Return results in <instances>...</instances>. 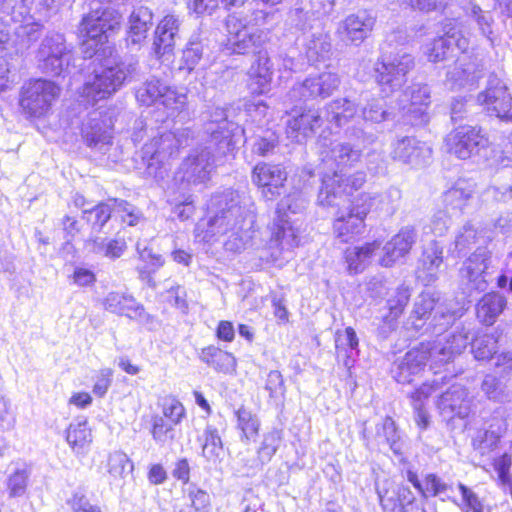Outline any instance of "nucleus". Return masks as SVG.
<instances>
[{
	"instance_id": "nucleus-1",
	"label": "nucleus",
	"mask_w": 512,
	"mask_h": 512,
	"mask_svg": "<svg viewBox=\"0 0 512 512\" xmlns=\"http://www.w3.org/2000/svg\"><path fill=\"white\" fill-rule=\"evenodd\" d=\"M321 163L317 167L321 178L318 203L321 206H338L340 200L360 189L366 181V174L357 171L347 176L343 170L352 167L361 158V149L349 143L319 140Z\"/></svg>"
},
{
	"instance_id": "nucleus-2",
	"label": "nucleus",
	"mask_w": 512,
	"mask_h": 512,
	"mask_svg": "<svg viewBox=\"0 0 512 512\" xmlns=\"http://www.w3.org/2000/svg\"><path fill=\"white\" fill-rule=\"evenodd\" d=\"M468 346V332L447 334L431 342H422L398 358L392 368L393 378L401 384H409L424 369L428 360L435 366L447 364Z\"/></svg>"
},
{
	"instance_id": "nucleus-3",
	"label": "nucleus",
	"mask_w": 512,
	"mask_h": 512,
	"mask_svg": "<svg viewBox=\"0 0 512 512\" xmlns=\"http://www.w3.org/2000/svg\"><path fill=\"white\" fill-rule=\"evenodd\" d=\"M208 210L212 215L207 232L212 236L228 232L238 235L240 231L250 229L255 222L254 204L250 198L234 190L212 196Z\"/></svg>"
},
{
	"instance_id": "nucleus-4",
	"label": "nucleus",
	"mask_w": 512,
	"mask_h": 512,
	"mask_svg": "<svg viewBox=\"0 0 512 512\" xmlns=\"http://www.w3.org/2000/svg\"><path fill=\"white\" fill-rule=\"evenodd\" d=\"M90 11L80 23L79 32L84 38L82 49L84 58L96 56L100 59V45H103L109 32L118 29L121 24V14L112 8L113 2H100V0H88Z\"/></svg>"
},
{
	"instance_id": "nucleus-5",
	"label": "nucleus",
	"mask_w": 512,
	"mask_h": 512,
	"mask_svg": "<svg viewBox=\"0 0 512 512\" xmlns=\"http://www.w3.org/2000/svg\"><path fill=\"white\" fill-rule=\"evenodd\" d=\"M267 17L268 13L261 9L253 10L243 17L228 16L226 26L230 34L229 49L236 54H247L260 49L267 40V33L259 27L266 23Z\"/></svg>"
},
{
	"instance_id": "nucleus-6",
	"label": "nucleus",
	"mask_w": 512,
	"mask_h": 512,
	"mask_svg": "<svg viewBox=\"0 0 512 512\" xmlns=\"http://www.w3.org/2000/svg\"><path fill=\"white\" fill-rule=\"evenodd\" d=\"M135 70V63L126 64L110 55L95 68L92 78L84 84L82 94L93 102L106 99L120 89Z\"/></svg>"
},
{
	"instance_id": "nucleus-7",
	"label": "nucleus",
	"mask_w": 512,
	"mask_h": 512,
	"mask_svg": "<svg viewBox=\"0 0 512 512\" xmlns=\"http://www.w3.org/2000/svg\"><path fill=\"white\" fill-rule=\"evenodd\" d=\"M204 132L209 135V144L215 146L216 153L224 156L243 138L244 129L228 120L222 107L208 108L202 114Z\"/></svg>"
},
{
	"instance_id": "nucleus-8",
	"label": "nucleus",
	"mask_w": 512,
	"mask_h": 512,
	"mask_svg": "<svg viewBox=\"0 0 512 512\" xmlns=\"http://www.w3.org/2000/svg\"><path fill=\"white\" fill-rule=\"evenodd\" d=\"M60 92L61 88L53 81L32 79L22 86L19 105L27 117L42 118L51 112Z\"/></svg>"
},
{
	"instance_id": "nucleus-9",
	"label": "nucleus",
	"mask_w": 512,
	"mask_h": 512,
	"mask_svg": "<svg viewBox=\"0 0 512 512\" xmlns=\"http://www.w3.org/2000/svg\"><path fill=\"white\" fill-rule=\"evenodd\" d=\"M39 69L51 76L67 72L74 59L73 47L67 44L63 34L48 33L41 41L36 53Z\"/></svg>"
},
{
	"instance_id": "nucleus-10",
	"label": "nucleus",
	"mask_w": 512,
	"mask_h": 512,
	"mask_svg": "<svg viewBox=\"0 0 512 512\" xmlns=\"http://www.w3.org/2000/svg\"><path fill=\"white\" fill-rule=\"evenodd\" d=\"M136 99L143 106L162 107L167 117L177 115L186 104V95L157 77H150L136 90Z\"/></svg>"
},
{
	"instance_id": "nucleus-11",
	"label": "nucleus",
	"mask_w": 512,
	"mask_h": 512,
	"mask_svg": "<svg viewBox=\"0 0 512 512\" xmlns=\"http://www.w3.org/2000/svg\"><path fill=\"white\" fill-rule=\"evenodd\" d=\"M414 67V58L406 52H398L394 56L383 57L377 64L376 81L384 96L398 91L407 81V74Z\"/></svg>"
},
{
	"instance_id": "nucleus-12",
	"label": "nucleus",
	"mask_w": 512,
	"mask_h": 512,
	"mask_svg": "<svg viewBox=\"0 0 512 512\" xmlns=\"http://www.w3.org/2000/svg\"><path fill=\"white\" fill-rule=\"evenodd\" d=\"M443 35L434 39L426 46L425 54L431 62H440L453 55L455 49L466 52L469 40L461 30L460 24L455 19H446L442 23Z\"/></svg>"
},
{
	"instance_id": "nucleus-13",
	"label": "nucleus",
	"mask_w": 512,
	"mask_h": 512,
	"mask_svg": "<svg viewBox=\"0 0 512 512\" xmlns=\"http://www.w3.org/2000/svg\"><path fill=\"white\" fill-rule=\"evenodd\" d=\"M492 268V253L485 246H478L459 269L462 285L471 292L485 291L488 287L489 269Z\"/></svg>"
},
{
	"instance_id": "nucleus-14",
	"label": "nucleus",
	"mask_w": 512,
	"mask_h": 512,
	"mask_svg": "<svg viewBox=\"0 0 512 512\" xmlns=\"http://www.w3.org/2000/svg\"><path fill=\"white\" fill-rule=\"evenodd\" d=\"M340 82L338 74L330 71L309 75L302 82L293 85L286 97L291 102L325 99L338 89Z\"/></svg>"
},
{
	"instance_id": "nucleus-15",
	"label": "nucleus",
	"mask_w": 512,
	"mask_h": 512,
	"mask_svg": "<svg viewBox=\"0 0 512 512\" xmlns=\"http://www.w3.org/2000/svg\"><path fill=\"white\" fill-rule=\"evenodd\" d=\"M213 145L194 149L181 163L176 180L185 182L188 185L201 184L209 180L214 168Z\"/></svg>"
},
{
	"instance_id": "nucleus-16",
	"label": "nucleus",
	"mask_w": 512,
	"mask_h": 512,
	"mask_svg": "<svg viewBox=\"0 0 512 512\" xmlns=\"http://www.w3.org/2000/svg\"><path fill=\"white\" fill-rule=\"evenodd\" d=\"M447 151L459 159H468L487 147L488 139L480 128L470 125L459 126L445 138Z\"/></svg>"
},
{
	"instance_id": "nucleus-17",
	"label": "nucleus",
	"mask_w": 512,
	"mask_h": 512,
	"mask_svg": "<svg viewBox=\"0 0 512 512\" xmlns=\"http://www.w3.org/2000/svg\"><path fill=\"white\" fill-rule=\"evenodd\" d=\"M188 140V131L186 129L165 132L143 146L142 158L147 161L149 167L153 165L154 161L164 164L176 155L180 148L187 146Z\"/></svg>"
},
{
	"instance_id": "nucleus-18",
	"label": "nucleus",
	"mask_w": 512,
	"mask_h": 512,
	"mask_svg": "<svg viewBox=\"0 0 512 512\" xmlns=\"http://www.w3.org/2000/svg\"><path fill=\"white\" fill-rule=\"evenodd\" d=\"M307 204V199L300 192L291 193L285 196L277 204L276 217L274 219V225L276 227L274 236L282 246L287 245L292 247L298 244L297 236L288 221L286 212L290 211L293 214L300 213L305 210Z\"/></svg>"
},
{
	"instance_id": "nucleus-19",
	"label": "nucleus",
	"mask_w": 512,
	"mask_h": 512,
	"mask_svg": "<svg viewBox=\"0 0 512 512\" xmlns=\"http://www.w3.org/2000/svg\"><path fill=\"white\" fill-rule=\"evenodd\" d=\"M477 101L491 114L512 120V96L506 84L497 76L489 77L487 87L478 94Z\"/></svg>"
},
{
	"instance_id": "nucleus-20",
	"label": "nucleus",
	"mask_w": 512,
	"mask_h": 512,
	"mask_svg": "<svg viewBox=\"0 0 512 512\" xmlns=\"http://www.w3.org/2000/svg\"><path fill=\"white\" fill-rule=\"evenodd\" d=\"M287 176L285 168L279 164L259 163L252 171V182L261 188L266 200L273 201L281 195Z\"/></svg>"
},
{
	"instance_id": "nucleus-21",
	"label": "nucleus",
	"mask_w": 512,
	"mask_h": 512,
	"mask_svg": "<svg viewBox=\"0 0 512 512\" xmlns=\"http://www.w3.org/2000/svg\"><path fill=\"white\" fill-rule=\"evenodd\" d=\"M365 208H361L355 200L344 209H339L333 223L334 234L341 242H349L361 234L365 227Z\"/></svg>"
},
{
	"instance_id": "nucleus-22",
	"label": "nucleus",
	"mask_w": 512,
	"mask_h": 512,
	"mask_svg": "<svg viewBox=\"0 0 512 512\" xmlns=\"http://www.w3.org/2000/svg\"><path fill=\"white\" fill-rule=\"evenodd\" d=\"M376 19L366 10L348 15L338 24L337 35L340 39L355 46L360 45L372 32Z\"/></svg>"
},
{
	"instance_id": "nucleus-23",
	"label": "nucleus",
	"mask_w": 512,
	"mask_h": 512,
	"mask_svg": "<svg viewBox=\"0 0 512 512\" xmlns=\"http://www.w3.org/2000/svg\"><path fill=\"white\" fill-rule=\"evenodd\" d=\"M417 239L416 230L411 226L403 227L377 252L379 264L384 267L393 266L398 260L409 254Z\"/></svg>"
},
{
	"instance_id": "nucleus-24",
	"label": "nucleus",
	"mask_w": 512,
	"mask_h": 512,
	"mask_svg": "<svg viewBox=\"0 0 512 512\" xmlns=\"http://www.w3.org/2000/svg\"><path fill=\"white\" fill-rule=\"evenodd\" d=\"M482 71V65L479 64L476 57L461 52L454 65L447 70L446 84L451 89L474 85L482 78Z\"/></svg>"
},
{
	"instance_id": "nucleus-25",
	"label": "nucleus",
	"mask_w": 512,
	"mask_h": 512,
	"mask_svg": "<svg viewBox=\"0 0 512 512\" xmlns=\"http://www.w3.org/2000/svg\"><path fill=\"white\" fill-rule=\"evenodd\" d=\"M473 398L468 390L461 384L451 385L441 394L438 408L444 418H466L472 411Z\"/></svg>"
},
{
	"instance_id": "nucleus-26",
	"label": "nucleus",
	"mask_w": 512,
	"mask_h": 512,
	"mask_svg": "<svg viewBox=\"0 0 512 512\" xmlns=\"http://www.w3.org/2000/svg\"><path fill=\"white\" fill-rule=\"evenodd\" d=\"M432 150L414 137L404 136L393 143L392 157L412 166H422L431 158Z\"/></svg>"
},
{
	"instance_id": "nucleus-27",
	"label": "nucleus",
	"mask_w": 512,
	"mask_h": 512,
	"mask_svg": "<svg viewBox=\"0 0 512 512\" xmlns=\"http://www.w3.org/2000/svg\"><path fill=\"white\" fill-rule=\"evenodd\" d=\"M401 197V191L398 188L391 187L378 194H360L356 201L361 208H365L366 215L373 211L379 215L392 216L398 209Z\"/></svg>"
},
{
	"instance_id": "nucleus-28",
	"label": "nucleus",
	"mask_w": 512,
	"mask_h": 512,
	"mask_svg": "<svg viewBox=\"0 0 512 512\" xmlns=\"http://www.w3.org/2000/svg\"><path fill=\"white\" fill-rule=\"evenodd\" d=\"M181 21L175 15H166L157 25L153 51L157 58L170 56L179 37Z\"/></svg>"
},
{
	"instance_id": "nucleus-29",
	"label": "nucleus",
	"mask_w": 512,
	"mask_h": 512,
	"mask_svg": "<svg viewBox=\"0 0 512 512\" xmlns=\"http://www.w3.org/2000/svg\"><path fill=\"white\" fill-rule=\"evenodd\" d=\"M323 124V118L316 109H308L294 115L287 121V137L295 142H302L312 136Z\"/></svg>"
},
{
	"instance_id": "nucleus-30",
	"label": "nucleus",
	"mask_w": 512,
	"mask_h": 512,
	"mask_svg": "<svg viewBox=\"0 0 512 512\" xmlns=\"http://www.w3.org/2000/svg\"><path fill=\"white\" fill-rule=\"evenodd\" d=\"M475 184L459 179L443 194V203L450 215H461L474 200Z\"/></svg>"
},
{
	"instance_id": "nucleus-31",
	"label": "nucleus",
	"mask_w": 512,
	"mask_h": 512,
	"mask_svg": "<svg viewBox=\"0 0 512 512\" xmlns=\"http://www.w3.org/2000/svg\"><path fill=\"white\" fill-rule=\"evenodd\" d=\"M248 76V87L251 93L260 95L270 90L273 77V64L266 52L258 51L257 59L251 65Z\"/></svg>"
},
{
	"instance_id": "nucleus-32",
	"label": "nucleus",
	"mask_w": 512,
	"mask_h": 512,
	"mask_svg": "<svg viewBox=\"0 0 512 512\" xmlns=\"http://www.w3.org/2000/svg\"><path fill=\"white\" fill-rule=\"evenodd\" d=\"M443 264V247L436 241H432L423 251L420 265L417 270V277L425 285L433 283Z\"/></svg>"
},
{
	"instance_id": "nucleus-33",
	"label": "nucleus",
	"mask_w": 512,
	"mask_h": 512,
	"mask_svg": "<svg viewBox=\"0 0 512 512\" xmlns=\"http://www.w3.org/2000/svg\"><path fill=\"white\" fill-rule=\"evenodd\" d=\"M82 136L89 147L102 150L111 143V134L106 120L100 118L98 113H93L83 124Z\"/></svg>"
},
{
	"instance_id": "nucleus-34",
	"label": "nucleus",
	"mask_w": 512,
	"mask_h": 512,
	"mask_svg": "<svg viewBox=\"0 0 512 512\" xmlns=\"http://www.w3.org/2000/svg\"><path fill=\"white\" fill-rule=\"evenodd\" d=\"M464 311L462 308L457 310H452L448 305L441 304L437 306L431 325L433 326V333L437 334L438 337L445 336L447 334H456L461 331H467L468 332V342L470 341V333L471 329L469 327H466L465 325L457 326L455 330L446 332V329L454 324V322L462 317Z\"/></svg>"
},
{
	"instance_id": "nucleus-35",
	"label": "nucleus",
	"mask_w": 512,
	"mask_h": 512,
	"mask_svg": "<svg viewBox=\"0 0 512 512\" xmlns=\"http://www.w3.org/2000/svg\"><path fill=\"white\" fill-rule=\"evenodd\" d=\"M105 309L119 315H125L131 319L142 320L148 317L142 305L138 304L132 296L117 292H111L104 301Z\"/></svg>"
},
{
	"instance_id": "nucleus-36",
	"label": "nucleus",
	"mask_w": 512,
	"mask_h": 512,
	"mask_svg": "<svg viewBox=\"0 0 512 512\" xmlns=\"http://www.w3.org/2000/svg\"><path fill=\"white\" fill-rule=\"evenodd\" d=\"M153 14L148 7L137 6L129 17V30L127 40L132 44H138L147 36L152 25Z\"/></svg>"
},
{
	"instance_id": "nucleus-37",
	"label": "nucleus",
	"mask_w": 512,
	"mask_h": 512,
	"mask_svg": "<svg viewBox=\"0 0 512 512\" xmlns=\"http://www.w3.org/2000/svg\"><path fill=\"white\" fill-rule=\"evenodd\" d=\"M505 306L506 299L504 296L498 293L485 294L477 303V318L486 325H492L503 312Z\"/></svg>"
},
{
	"instance_id": "nucleus-38",
	"label": "nucleus",
	"mask_w": 512,
	"mask_h": 512,
	"mask_svg": "<svg viewBox=\"0 0 512 512\" xmlns=\"http://www.w3.org/2000/svg\"><path fill=\"white\" fill-rule=\"evenodd\" d=\"M326 120L337 127L346 125L356 115L357 105L347 98H337L325 106Z\"/></svg>"
},
{
	"instance_id": "nucleus-39",
	"label": "nucleus",
	"mask_w": 512,
	"mask_h": 512,
	"mask_svg": "<svg viewBox=\"0 0 512 512\" xmlns=\"http://www.w3.org/2000/svg\"><path fill=\"white\" fill-rule=\"evenodd\" d=\"M381 242L375 240L361 247L349 248L345 252L348 268L354 273L362 271L380 250Z\"/></svg>"
},
{
	"instance_id": "nucleus-40",
	"label": "nucleus",
	"mask_w": 512,
	"mask_h": 512,
	"mask_svg": "<svg viewBox=\"0 0 512 512\" xmlns=\"http://www.w3.org/2000/svg\"><path fill=\"white\" fill-rule=\"evenodd\" d=\"M66 441L78 454L84 453L92 442L91 430L86 418H77L70 423L66 431Z\"/></svg>"
},
{
	"instance_id": "nucleus-41",
	"label": "nucleus",
	"mask_w": 512,
	"mask_h": 512,
	"mask_svg": "<svg viewBox=\"0 0 512 512\" xmlns=\"http://www.w3.org/2000/svg\"><path fill=\"white\" fill-rule=\"evenodd\" d=\"M198 441L201 444L202 456L208 462L216 464L221 461L223 443L216 427L207 425Z\"/></svg>"
},
{
	"instance_id": "nucleus-42",
	"label": "nucleus",
	"mask_w": 512,
	"mask_h": 512,
	"mask_svg": "<svg viewBox=\"0 0 512 512\" xmlns=\"http://www.w3.org/2000/svg\"><path fill=\"white\" fill-rule=\"evenodd\" d=\"M85 246L90 252L102 255L111 260L120 258L127 249L126 242L123 238H90L86 241Z\"/></svg>"
},
{
	"instance_id": "nucleus-43",
	"label": "nucleus",
	"mask_w": 512,
	"mask_h": 512,
	"mask_svg": "<svg viewBox=\"0 0 512 512\" xmlns=\"http://www.w3.org/2000/svg\"><path fill=\"white\" fill-rule=\"evenodd\" d=\"M200 359L217 372L231 374L235 371L236 360L231 353L209 346L201 351Z\"/></svg>"
},
{
	"instance_id": "nucleus-44",
	"label": "nucleus",
	"mask_w": 512,
	"mask_h": 512,
	"mask_svg": "<svg viewBox=\"0 0 512 512\" xmlns=\"http://www.w3.org/2000/svg\"><path fill=\"white\" fill-rule=\"evenodd\" d=\"M304 49L309 63L324 61L331 52L330 38L323 32L313 33L306 38Z\"/></svg>"
},
{
	"instance_id": "nucleus-45",
	"label": "nucleus",
	"mask_w": 512,
	"mask_h": 512,
	"mask_svg": "<svg viewBox=\"0 0 512 512\" xmlns=\"http://www.w3.org/2000/svg\"><path fill=\"white\" fill-rule=\"evenodd\" d=\"M358 348V338L353 328L347 327L344 330H337L335 333V349L337 359H343L346 368L352 365V354Z\"/></svg>"
},
{
	"instance_id": "nucleus-46",
	"label": "nucleus",
	"mask_w": 512,
	"mask_h": 512,
	"mask_svg": "<svg viewBox=\"0 0 512 512\" xmlns=\"http://www.w3.org/2000/svg\"><path fill=\"white\" fill-rule=\"evenodd\" d=\"M439 303L429 293H422L416 299L409 320L412 327L419 331L423 326V320L427 319L432 311L435 312Z\"/></svg>"
},
{
	"instance_id": "nucleus-47",
	"label": "nucleus",
	"mask_w": 512,
	"mask_h": 512,
	"mask_svg": "<svg viewBox=\"0 0 512 512\" xmlns=\"http://www.w3.org/2000/svg\"><path fill=\"white\" fill-rule=\"evenodd\" d=\"M430 94V88L427 84L413 83L406 91V96L410 98L408 112L423 117L430 104Z\"/></svg>"
},
{
	"instance_id": "nucleus-48",
	"label": "nucleus",
	"mask_w": 512,
	"mask_h": 512,
	"mask_svg": "<svg viewBox=\"0 0 512 512\" xmlns=\"http://www.w3.org/2000/svg\"><path fill=\"white\" fill-rule=\"evenodd\" d=\"M481 239L480 233L471 224H465L457 232L453 243L454 247L450 248V252L460 257L466 254L474 245L479 244Z\"/></svg>"
},
{
	"instance_id": "nucleus-49",
	"label": "nucleus",
	"mask_w": 512,
	"mask_h": 512,
	"mask_svg": "<svg viewBox=\"0 0 512 512\" xmlns=\"http://www.w3.org/2000/svg\"><path fill=\"white\" fill-rule=\"evenodd\" d=\"M136 249L140 260L144 262L143 266L138 267V271L142 279L148 277L151 273H155L164 265L165 261L162 255L154 252L146 244L137 242Z\"/></svg>"
},
{
	"instance_id": "nucleus-50",
	"label": "nucleus",
	"mask_w": 512,
	"mask_h": 512,
	"mask_svg": "<svg viewBox=\"0 0 512 512\" xmlns=\"http://www.w3.org/2000/svg\"><path fill=\"white\" fill-rule=\"evenodd\" d=\"M376 438L378 443L389 445L395 454H401L402 443L398 434L395 422L390 417H386L381 424L376 427Z\"/></svg>"
},
{
	"instance_id": "nucleus-51",
	"label": "nucleus",
	"mask_w": 512,
	"mask_h": 512,
	"mask_svg": "<svg viewBox=\"0 0 512 512\" xmlns=\"http://www.w3.org/2000/svg\"><path fill=\"white\" fill-rule=\"evenodd\" d=\"M410 296L409 288L401 286L397 288L395 295L388 299L387 306L389 314L384 317V322L388 323L389 328H393V322L402 314Z\"/></svg>"
},
{
	"instance_id": "nucleus-52",
	"label": "nucleus",
	"mask_w": 512,
	"mask_h": 512,
	"mask_svg": "<svg viewBox=\"0 0 512 512\" xmlns=\"http://www.w3.org/2000/svg\"><path fill=\"white\" fill-rule=\"evenodd\" d=\"M107 468L111 478L116 481L125 478L133 470V463L124 452L114 451L109 454Z\"/></svg>"
},
{
	"instance_id": "nucleus-53",
	"label": "nucleus",
	"mask_w": 512,
	"mask_h": 512,
	"mask_svg": "<svg viewBox=\"0 0 512 512\" xmlns=\"http://www.w3.org/2000/svg\"><path fill=\"white\" fill-rule=\"evenodd\" d=\"M361 115L366 122L382 123L389 120L391 113L383 98H371L362 107Z\"/></svg>"
},
{
	"instance_id": "nucleus-54",
	"label": "nucleus",
	"mask_w": 512,
	"mask_h": 512,
	"mask_svg": "<svg viewBox=\"0 0 512 512\" xmlns=\"http://www.w3.org/2000/svg\"><path fill=\"white\" fill-rule=\"evenodd\" d=\"M110 202L113 208L112 214L119 216L122 222L129 226H135L143 219L140 209L129 202L122 199H110Z\"/></svg>"
},
{
	"instance_id": "nucleus-55",
	"label": "nucleus",
	"mask_w": 512,
	"mask_h": 512,
	"mask_svg": "<svg viewBox=\"0 0 512 512\" xmlns=\"http://www.w3.org/2000/svg\"><path fill=\"white\" fill-rule=\"evenodd\" d=\"M498 334H485L477 338L473 344L474 357L477 360H490L497 354Z\"/></svg>"
},
{
	"instance_id": "nucleus-56",
	"label": "nucleus",
	"mask_w": 512,
	"mask_h": 512,
	"mask_svg": "<svg viewBox=\"0 0 512 512\" xmlns=\"http://www.w3.org/2000/svg\"><path fill=\"white\" fill-rule=\"evenodd\" d=\"M281 442L282 431L277 428H273L263 434L262 441L257 449V454H259L260 458L268 464L276 454Z\"/></svg>"
},
{
	"instance_id": "nucleus-57",
	"label": "nucleus",
	"mask_w": 512,
	"mask_h": 512,
	"mask_svg": "<svg viewBox=\"0 0 512 512\" xmlns=\"http://www.w3.org/2000/svg\"><path fill=\"white\" fill-rule=\"evenodd\" d=\"M112 212L113 208L109 200L106 203H99L92 208L84 209L83 218L92 225L93 229L100 231L111 218Z\"/></svg>"
},
{
	"instance_id": "nucleus-58",
	"label": "nucleus",
	"mask_w": 512,
	"mask_h": 512,
	"mask_svg": "<svg viewBox=\"0 0 512 512\" xmlns=\"http://www.w3.org/2000/svg\"><path fill=\"white\" fill-rule=\"evenodd\" d=\"M238 428L242 431L241 439L250 440L258 435L260 421L256 415L245 408H239L236 412Z\"/></svg>"
},
{
	"instance_id": "nucleus-59",
	"label": "nucleus",
	"mask_w": 512,
	"mask_h": 512,
	"mask_svg": "<svg viewBox=\"0 0 512 512\" xmlns=\"http://www.w3.org/2000/svg\"><path fill=\"white\" fill-rule=\"evenodd\" d=\"M481 390L488 399L493 401L503 402L507 398L505 384L501 379L491 374L484 377L481 384Z\"/></svg>"
},
{
	"instance_id": "nucleus-60",
	"label": "nucleus",
	"mask_w": 512,
	"mask_h": 512,
	"mask_svg": "<svg viewBox=\"0 0 512 512\" xmlns=\"http://www.w3.org/2000/svg\"><path fill=\"white\" fill-rule=\"evenodd\" d=\"M30 472L26 468L16 469L7 478V489L10 497H21L25 494Z\"/></svg>"
},
{
	"instance_id": "nucleus-61",
	"label": "nucleus",
	"mask_w": 512,
	"mask_h": 512,
	"mask_svg": "<svg viewBox=\"0 0 512 512\" xmlns=\"http://www.w3.org/2000/svg\"><path fill=\"white\" fill-rule=\"evenodd\" d=\"M264 388L269 393V397L271 399H283L285 396L286 388L282 374L277 370L270 371L267 374Z\"/></svg>"
},
{
	"instance_id": "nucleus-62",
	"label": "nucleus",
	"mask_w": 512,
	"mask_h": 512,
	"mask_svg": "<svg viewBox=\"0 0 512 512\" xmlns=\"http://www.w3.org/2000/svg\"><path fill=\"white\" fill-rule=\"evenodd\" d=\"M162 412L171 424L177 425L185 416V408L182 403L174 397H166L162 402Z\"/></svg>"
},
{
	"instance_id": "nucleus-63",
	"label": "nucleus",
	"mask_w": 512,
	"mask_h": 512,
	"mask_svg": "<svg viewBox=\"0 0 512 512\" xmlns=\"http://www.w3.org/2000/svg\"><path fill=\"white\" fill-rule=\"evenodd\" d=\"M458 488L462 495V512H485L484 504L474 491L462 483L459 484Z\"/></svg>"
},
{
	"instance_id": "nucleus-64",
	"label": "nucleus",
	"mask_w": 512,
	"mask_h": 512,
	"mask_svg": "<svg viewBox=\"0 0 512 512\" xmlns=\"http://www.w3.org/2000/svg\"><path fill=\"white\" fill-rule=\"evenodd\" d=\"M203 44L198 40H190L183 50V62L189 71H192L200 62L203 56Z\"/></svg>"
}]
</instances>
